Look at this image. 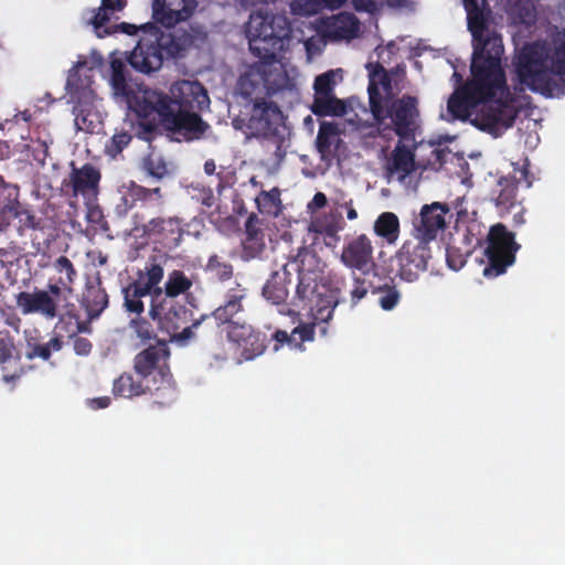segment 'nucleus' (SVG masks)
<instances>
[{
  "label": "nucleus",
  "instance_id": "nucleus-1",
  "mask_svg": "<svg viewBox=\"0 0 565 565\" xmlns=\"http://www.w3.org/2000/svg\"><path fill=\"white\" fill-rule=\"evenodd\" d=\"M462 2L472 35L471 79L454 92L440 117L446 121L469 120L480 130L498 137L513 125L519 107L508 89L501 64L502 38L488 28L486 0Z\"/></svg>",
  "mask_w": 565,
  "mask_h": 565
},
{
  "label": "nucleus",
  "instance_id": "nucleus-2",
  "mask_svg": "<svg viewBox=\"0 0 565 565\" xmlns=\"http://www.w3.org/2000/svg\"><path fill=\"white\" fill-rule=\"evenodd\" d=\"M109 84L117 96L128 104L140 117L157 115L177 139L186 141L200 139L210 126L195 113L210 107L206 89L198 81H178L170 87V96L150 88L134 90L126 79V66L120 58L110 61Z\"/></svg>",
  "mask_w": 565,
  "mask_h": 565
},
{
  "label": "nucleus",
  "instance_id": "nucleus-3",
  "mask_svg": "<svg viewBox=\"0 0 565 565\" xmlns=\"http://www.w3.org/2000/svg\"><path fill=\"white\" fill-rule=\"evenodd\" d=\"M245 33L252 54L259 61L248 65L239 76V93L258 98L296 90L297 70L278 58L290 43L287 17L260 9L250 14Z\"/></svg>",
  "mask_w": 565,
  "mask_h": 565
},
{
  "label": "nucleus",
  "instance_id": "nucleus-4",
  "mask_svg": "<svg viewBox=\"0 0 565 565\" xmlns=\"http://www.w3.org/2000/svg\"><path fill=\"white\" fill-rule=\"evenodd\" d=\"M512 65L520 90L552 98L565 95V30L524 44Z\"/></svg>",
  "mask_w": 565,
  "mask_h": 565
},
{
  "label": "nucleus",
  "instance_id": "nucleus-5",
  "mask_svg": "<svg viewBox=\"0 0 565 565\" xmlns=\"http://www.w3.org/2000/svg\"><path fill=\"white\" fill-rule=\"evenodd\" d=\"M369 68V100L380 137L386 140L393 137L407 138L415 128L418 116L416 98L406 96L393 102L399 92L398 84L392 85L380 65L371 64Z\"/></svg>",
  "mask_w": 565,
  "mask_h": 565
},
{
  "label": "nucleus",
  "instance_id": "nucleus-6",
  "mask_svg": "<svg viewBox=\"0 0 565 565\" xmlns=\"http://www.w3.org/2000/svg\"><path fill=\"white\" fill-rule=\"evenodd\" d=\"M193 43L189 33H164L153 24H143L128 61L136 71L149 74L160 70L164 58L183 56Z\"/></svg>",
  "mask_w": 565,
  "mask_h": 565
},
{
  "label": "nucleus",
  "instance_id": "nucleus-7",
  "mask_svg": "<svg viewBox=\"0 0 565 565\" xmlns=\"http://www.w3.org/2000/svg\"><path fill=\"white\" fill-rule=\"evenodd\" d=\"M102 62L94 60L92 65L87 61H78L70 71L66 88L74 103L73 115L75 128L87 134L98 132L103 124L102 104L93 84V72Z\"/></svg>",
  "mask_w": 565,
  "mask_h": 565
},
{
  "label": "nucleus",
  "instance_id": "nucleus-8",
  "mask_svg": "<svg viewBox=\"0 0 565 565\" xmlns=\"http://www.w3.org/2000/svg\"><path fill=\"white\" fill-rule=\"evenodd\" d=\"M191 287V278L183 271L173 270L168 275L164 289H157L149 316L161 330L171 332L186 322L188 310L177 300V297L186 294Z\"/></svg>",
  "mask_w": 565,
  "mask_h": 565
},
{
  "label": "nucleus",
  "instance_id": "nucleus-9",
  "mask_svg": "<svg viewBox=\"0 0 565 565\" xmlns=\"http://www.w3.org/2000/svg\"><path fill=\"white\" fill-rule=\"evenodd\" d=\"M340 262L353 275V288L350 296L352 303L355 305L365 297L370 288V284L364 278L356 276V273L367 276L375 274L377 269L372 239L366 234H358L348 238L342 246Z\"/></svg>",
  "mask_w": 565,
  "mask_h": 565
},
{
  "label": "nucleus",
  "instance_id": "nucleus-10",
  "mask_svg": "<svg viewBox=\"0 0 565 565\" xmlns=\"http://www.w3.org/2000/svg\"><path fill=\"white\" fill-rule=\"evenodd\" d=\"M342 70H330L316 77L315 99L312 104V111L318 116H348L347 120L352 126L359 128L360 121L354 117L349 116L353 110L351 103H347L335 97L334 87L342 81Z\"/></svg>",
  "mask_w": 565,
  "mask_h": 565
},
{
  "label": "nucleus",
  "instance_id": "nucleus-11",
  "mask_svg": "<svg viewBox=\"0 0 565 565\" xmlns=\"http://www.w3.org/2000/svg\"><path fill=\"white\" fill-rule=\"evenodd\" d=\"M518 249L519 245L514 242L512 233L501 224L491 226L484 249L489 264L484 267L483 275L492 278L505 273L507 268L514 263Z\"/></svg>",
  "mask_w": 565,
  "mask_h": 565
},
{
  "label": "nucleus",
  "instance_id": "nucleus-12",
  "mask_svg": "<svg viewBox=\"0 0 565 565\" xmlns=\"http://www.w3.org/2000/svg\"><path fill=\"white\" fill-rule=\"evenodd\" d=\"M246 126L254 137L274 136L278 143L284 140L288 128L282 111L273 102H256Z\"/></svg>",
  "mask_w": 565,
  "mask_h": 565
},
{
  "label": "nucleus",
  "instance_id": "nucleus-13",
  "mask_svg": "<svg viewBox=\"0 0 565 565\" xmlns=\"http://www.w3.org/2000/svg\"><path fill=\"white\" fill-rule=\"evenodd\" d=\"M430 258L429 242L414 236L396 254L399 277L408 282L415 281L427 269Z\"/></svg>",
  "mask_w": 565,
  "mask_h": 565
},
{
  "label": "nucleus",
  "instance_id": "nucleus-14",
  "mask_svg": "<svg viewBox=\"0 0 565 565\" xmlns=\"http://www.w3.org/2000/svg\"><path fill=\"white\" fill-rule=\"evenodd\" d=\"M227 338L235 345L239 363L252 361L266 350V335L245 322H232L227 327Z\"/></svg>",
  "mask_w": 565,
  "mask_h": 565
},
{
  "label": "nucleus",
  "instance_id": "nucleus-15",
  "mask_svg": "<svg viewBox=\"0 0 565 565\" xmlns=\"http://www.w3.org/2000/svg\"><path fill=\"white\" fill-rule=\"evenodd\" d=\"M169 350L164 343L149 347L135 359V370L142 376L154 375V383L172 384V375L168 365Z\"/></svg>",
  "mask_w": 565,
  "mask_h": 565
},
{
  "label": "nucleus",
  "instance_id": "nucleus-16",
  "mask_svg": "<svg viewBox=\"0 0 565 565\" xmlns=\"http://www.w3.org/2000/svg\"><path fill=\"white\" fill-rule=\"evenodd\" d=\"M61 288L50 285L49 290L21 291L15 297L18 308L23 315L40 313L45 319H53L57 315V298Z\"/></svg>",
  "mask_w": 565,
  "mask_h": 565
},
{
  "label": "nucleus",
  "instance_id": "nucleus-17",
  "mask_svg": "<svg viewBox=\"0 0 565 565\" xmlns=\"http://www.w3.org/2000/svg\"><path fill=\"white\" fill-rule=\"evenodd\" d=\"M345 227L341 211H328L316 216H310L308 223V236L312 243L320 238L328 247H334L340 241V232Z\"/></svg>",
  "mask_w": 565,
  "mask_h": 565
},
{
  "label": "nucleus",
  "instance_id": "nucleus-18",
  "mask_svg": "<svg viewBox=\"0 0 565 565\" xmlns=\"http://www.w3.org/2000/svg\"><path fill=\"white\" fill-rule=\"evenodd\" d=\"M522 181L526 186H531L532 182L527 179V170L525 167L514 169L512 177L500 178L495 186L491 191V200L494 202L501 215L509 213L518 205L516 188Z\"/></svg>",
  "mask_w": 565,
  "mask_h": 565
},
{
  "label": "nucleus",
  "instance_id": "nucleus-19",
  "mask_svg": "<svg viewBox=\"0 0 565 565\" xmlns=\"http://www.w3.org/2000/svg\"><path fill=\"white\" fill-rule=\"evenodd\" d=\"M196 0H153L152 17L166 28L189 20L196 10Z\"/></svg>",
  "mask_w": 565,
  "mask_h": 565
},
{
  "label": "nucleus",
  "instance_id": "nucleus-20",
  "mask_svg": "<svg viewBox=\"0 0 565 565\" xmlns=\"http://www.w3.org/2000/svg\"><path fill=\"white\" fill-rule=\"evenodd\" d=\"M449 207L446 204L434 202L424 205L419 218L414 223L415 236L427 242L435 241L438 233L446 226V216Z\"/></svg>",
  "mask_w": 565,
  "mask_h": 565
},
{
  "label": "nucleus",
  "instance_id": "nucleus-21",
  "mask_svg": "<svg viewBox=\"0 0 565 565\" xmlns=\"http://www.w3.org/2000/svg\"><path fill=\"white\" fill-rule=\"evenodd\" d=\"M319 31L330 42H350L359 36L361 24L354 14L342 12L322 20Z\"/></svg>",
  "mask_w": 565,
  "mask_h": 565
},
{
  "label": "nucleus",
  "instance_id": "nucleus-22",
  "mask_svg": "<svg viewBox=\"0 0 565 565\" xmlns=\"http://www.w3.org/2000/svg\"><path fill=\"white\" fill-rule=\"evenodd\" d=\"M153 134V125L149 122H135L132 118L128 117L124 120L122 126L117 128L109 143L106 146L107 153L115 157L129 145L132 136L139 139L150 141Z\"/></svg>",
  "mask_w": 565,
  "mask_h": 565
},
{
  "label": "nucleus",
  "instance_id": "nucleus-23",
  "mask_svg": "<svg viewBox=\"0 0 565 565\" xmlns=\"http://www.w3.org/2000/svg\"><path fill=\"white\" fill-rule=\"evenodd\" d=\"M288 266L294 267L299 274L297 295L301 299H309L313 290L310 287V278L307 276L320 270L321 262L315 253L305 248L298 253L297 258Z\"/></svg>",
  "mask_w": 565,
  "mask_h": 565
},
{
  "label": "nucleus",
  "instance_id": "nucleus-24",
  "mask_svg": "<svg viewBox=\"0 0 565 565\" xmlns=\"http://www.w3.org/2000/svg\"><path fill=\"white\" fill-rule=\"evenodd\" d=\"M145 233L148 236H158L169 246H177L184 234V228L178 217H157L145 225Z\"/></svg>",
  "mask_w": 565,
  "mask_h": 565
},
{
  "label": "nucleus",
  "instance_id": "nucleus-25",
  "mask_svg": "<svg viewBox=\"0 0 565 565\" xmlns=\"http://www.w3.org/2000/svg\"><path fill=\"white\" fill-rule=\"evenodd\" d=\"M99 179L98 170L89 164H85L82 169L73 170L71 181L74 195L81 194L84 200L97 199Z\"/></svg>",
  "mask_w": 565,
  "mask_h": 565
},
{
  "label": "nucleus",
  "instance_id": "nucleus-26",
  "mask_svg": "<svg viewBox=\"0 0 565 565\" xmlns=\"http://www.w3.org/2000/svg\"><path fill=\"white\" fill-rule=\"evenodd\" d=\"M246 298V289L239 284L227 290L224 303L216 308L213 312L214 319L223 324L227 323L231 326L235 322L233 318L243 311V300Z\"/></svg>",
  "mask_w": 565,
  "mask_h": 565
},
{
  "label": "nucleus",
  "instance_id": "nucleus-27",
  "mask_svg": "<svg viewBox=\"0 0 565 565\" xmlns=\"http://www.w3.org/2000/svg\"><path fill=\"white\" fill-rule=\"evenodd\" d=\"M387 171L390 178L403 182L407 175L415 171L413 152L407 147L398 143L388 161Z\"/></svg>",
  "mask_w": 565,
  "mask_h": 565
},
{
  "label": "nucleus",
  "instance_id": "nucleus-28",
  "mask_svg": "<svg viewBox=\"0 0 565 565\" xmlns=\"http://www.w3.org/2000/svg\"><path fill=\"white\" fill-rule=\"evenodd\" d=\"M313 324L315 323L300 324L296 327L290 334L286 331L277 330L273 335L276 341L274 351H278L282 344H287L294 350H302L303 342L313 340Z\"/></svg>",
  "mask_w": 565,
  "mask_h": 565
},
{
  "label": "nucleus",
  "instance_id": "nucleus-29",
  "mask_svg": "<svg viewBox=\"0 0 565 565\" xmlns=\"http://www.w3.org/2000/svg\"><path fill=\"white\" fill-rule=\"evenodd\" d=\"M83 305L89 319L98 318L108 307V295L99 280L87 284Z\"/></svg>",
  "mask_w": 565,
  "mask_h": 565
},
{
  "label": "nucleus",
  "instance_id": "nucleus-30",
  "mask_svg": "<svg viewBox=\"0 0 565 565\" xmlns=\"http://www.w3.org/2000/svg\"><path fill=\"white\" fill-rule=\"evenodd\" d=\"M19 190L0 175V220L9 222L20 215Z\"/></svg>",
  "mask_w": 565,
  "mask_h": 565
},
{
  "label": "nucleus",
  "instance_id": "nucleus-31",
  "mask_svg": "<svg viewBox=\"0 0 565 565\" xmlns=\"http://www.w3.org/2000/svg\"><path fill=\"white\" fill-rule=\"evenodd\" d=\"M507 11L515 25L530 28L536 21V9L531 0H509Z\"/></svg>",
  "mask_w": 565,
  "mask_h": 565
},
{
  "label": "nucleus",
  "instance_id": "nucleus-32",
  "mask_svg": "<svg viewBox=\"0 0 565 565\" xmlns=\"http://www.w3.org/2000/svg\"><path fill=\"white\" fill-rule=\"evenodd\" d=\"M126 0H102V4L92 19V25L97 36L103 38L109 33L105 28L106 22L110 21L117 12H120L126 7Z\"/></svg>",
  "mask_w": 565,
  "mask_h": 565
},
{
  "label": "nucleus",
  "instance_id": "nucleus-33",
  "mask_svg": "<svg viewBox=\"0 0 565 565\" xmlns=\"http://www.w3.org/2000/svg\"><path fill=\"white\" fill-rule=\"evenodd\" d=\"M163 278V268L160 265H147L138 275V278L131 284L140 289L143 294L154 299L157 289H162L159 284Z\"/></svg>",
  "mask_w": 565,
  "mask_h": 565
},
{
  "label": "nucleus",
  "instance_id": "nucleus-34",
  "mask_svg": "<svg viewBox=\"0 0 565 565\" xmlns=\"http://www.w3.org/2000/svg\"><path fill=\"white\" fill-rule=\"evenodd\" d=\"M374 233L387 244H395L399 237V220L393 212H383L373 225Z\"/></svg>",
  "mask_w": 565,
  "mask_h": 565
},
{
  "label": "nucleus",
  "instance_id": "nucleus-35",
  "mask_svg": "<svg viewBox=\"0 0 565 565\" xmlns=\"http://www.w3.org/2000/svg\"><path fill=\"white\" fill-rule=\"evenodd\" d=\"M259 139L262 140V146L267 153V164L273 169L279 168L289 147L290 129L287 128V134L284 136V140L279 143L274 136H267Z\"/></svg>",
  "mask_w": 565,
  "mask_h": 565
},
{
  "label": "nucleus",
  "instance_id": "nucleus-36",
  "mask_svg": "<svg viewBox=\"0 0 565 565\" xmlns=\"http://www.w3.org/2000/svg\"><path fill=\"white\" fill-rule=\"evenodd\" d=\"M340 142L339 129L334 124L322 122L317 136V149L322 159L330 157Z\"/></svg>",
  "mask_w": 565,
  "mask_h": 565
},
{
  "label": "nucleus",
  "instance_id": "nucleus-37",
  "mask_svg": "<svg viewBox=\"0 0 565 565\" xmlns=\"http://www.w3.org/2000/svg\"><path fill=\"white\" fill-rule=\"evenodd\" d=\"M286 280L287 266H284L282 273L276 271L271 275L270 279L267 280L263 288L264 297L274 305L282 303L288 296Z\"/></svg>",
  "mask_w": 565,
  "mask_h": 565
},
{
  "label": "nucleus",
  "instance_id": "nucleus-38",
  "mask_svg": "<svg viewBox=\"0 0 565 565\" xmlns=\"http://www.w3.org/2000/svg\"><path fill=\"white\" fill-rule=\"evenodd\" d=\"M374 53L376 55L377 61L369 62L366 64L367 71L370 72L369 66H371V64H373V66L380 65L382 68V72L387 76L388 79H391V84L392 85H395V83L398 84L404 77V71L402 68H397L395 72H391L390 74H387L384 70V65L390 64L393 55L396 53L395 41L388 42L386 46L377 45L375 47Z\"/></svg>",
  "mask_w": 565,
  "mask_h": 565
},
{
  "label": "nucleus",
  "instance_id": "nucleus-39",
  "mask_svg": "<svg viewBox=\"0 0 565 565\" xmlns=\"http://www.w3.org/2000/svg\"><path fill=\"white\" fill-rule=\"evenodd\" d=\"M63 348L62 338L58 335L52 337L47 342L40 343L34 339L26 342V358L29 360L41 359L47 361L53 352H58Z\"/></svg>",
  "mask_w": 565,
  "mask_h": 565
},
{
  "label": "nucleus",
  "instance_id": "nucleus-40",
  "mask_svg": "<svg viewBox=\"0 0 565 565\" xmlns=\"http://www.w3.org/2000/svg\"><path fill=\"white\" fill-rule=\"evenodd\" d=\"M255 202L262 214L277 216L281 211L280 191L278 188H273L269 191H262Z\"/></svg>",
  "mask_w": 565,
  "mask_h": 565
},
{
  "label": "nucleus",
  "instance_id": "nucleus-41",
  "mask_svg": "<svg viewBox=\"0 0 565 565\" xmlns=\"http://www.w3.org/2000/svg\"><path fill=\"white\" fill-rule=\"evenodd\" d=\"M122 294L125 300L124 306L126 310L138 316L141 315L145 310L142 298L147 295L132 284H129L127 287H125L122 289Z\"/></svg>",
  "mask_w": 565,
  "mask_h": 565
},
{
  "label": "nucleus",
  "instance_id": "nucleus-42",
  "mask_svg": "<svg viewBox=\"0 0 565 565\" xmlns=\"http://www.w3.org/2000/svg\"><path fill=\"white\" fill-rule=\"evenodd\" d=\"M146 188L136 184L132 181L125 183L120 186L119 193L121 194V201L125 206V211L131 209L137 199L146 198V194L149 193Z\"/></svg>",
  "mask_w": 565,
  "mask_h": 565
},
{
  "label": "nucleus",
  "instance_id": "nucleus-43",
  "mask_svg": "<svg viewBox=\"0 0 565 565\" xmlns=\"http://www.w3.org/2000/svg\"><path fill=\"white\" fill-rule=\"evenodd\" d=\"M143 169L156 179H162L168 173V168L163 158L156 152H151L143 159Z\"/></svg>",
  "mask_w": 565,
  "mask_h": 565
},
{
  "label": "nucleus",
  "instance_id": "nucleus-44",
  "mask_svg": "<svg viewBox=\"0 0 565 565\" xmlns=\"http://www.w3.org/2000/svg\"><path fill=\"white\" fill-rule=\"evenodd\" d=\"M322 0H292L290 10L296 15H315L323 10Z\"/></svg>",
  "mask_w": 565,
  "mask_h": 565
},
{
  "label": "nucleus",
  "instance_id": "nucleus-45",
  "mask_svg": "<svg viewBox=\"0 0 565 565\" xmlns=\"http://www.w3.org/2000/svg\"><path fill=\"white\" fill-rule=\"evenodd\" d=\"M335 302L331 299H320L312 309V318L315 323L328 322L333 315Z\"/></svg>",
  "mask_w": 565,
  "mask_h": 565
},
{
  "label": "nucleus",
  "instance_id": "nucleus-46",
  "mask_svg": "<svg viewBox=\"0 0 565 565\" xmlns=\"http://www.w3.org/2000/svg\"><path fill=\"white\" fill-rule=\"evenodd\" d=\"M206 268L221 280L231 278L233 274L232 266L230 264L222 263L216 255L210 257Z\"/></svg>",
  "mask_w": 565,
  "mask_h": 565
},
{
  "label": "nucleus",
  "instance_id": "nucleus-47",
  "mask_svg": "<svg viewBox=\"0 0 565 565\" xmlns=\"http://www.w3.org/2000/svg\"><path fill=\"white\" fill-rule=\"evenodd\" d=\"M265 246L264 234L246 237L244 241V255L247 258H255L262 254Z\"/></svg>",
  "mask_w": 565,
  "mask_h": 565
},
{
  "label": "nucleus",
  "instance_id": "nucleus-48",
  "mask_svg": "<svg viewBox=\"0 0 565 565\" xmlns=\"http://www.w3.org/2000/svg\"><path fill=\"white\" fill-rule=\"evenodd\" d=\"M55 268L58 273L65 274V279H62V284L71 285L76 278V270L71 260L65 256H60L55 262Z\"/></svg>",
  "mask_w": 565,
  "mask_h": 565
},
{
  "label": "nucleus",
  "instance_id": "nucleus-49",
  "mask_svg": "<svg viewBox=\"0 0 565 565\" xmlns=\"http://www.w3.org/2000/svg\"><path fill=\"white\" fill-rule=\"evenodd\" d=\"M136 335L142 341L150 340L153 335V330L150 323L143 318H135L129 323Z\"/></svg>",
  "mask_w": 565,
  "mask_h": 565
},
{
  "label": "nucleus",
  "instance_id": "nucleus-50",
  "mask_svg": "<svg viewBox=\"0 0 565 565\" xmlns=\"http://www.w3.org/2000/svg\"><path fill=\"white\" fill-rule=\"evenodd\" d=\"M97 199H86L85 200V206H86V214L85 218L88 223L93 225H99L103 222L104 214L99 205L96 203Z\"/></svg>",
  "mask_w": 565,
  "mask_h": 565
},
{
  "label": "nucleus",
  "instance_id": "nucleus-51",
  "mask_svg": "<svg viewBox=\"0 0 565 565\" xmlns=\"http://www.w3.org/2000/svg\"><path fill=\"white\" fill-rule=\"evenodd\" d=\"M303 44L308 60L311 61L313 56L318 55L322 51L323 46L326 45V38H323V35L320 33L310 36L305 41Z\"/></svg>",
  "mask_w": 565,
  "mask_h": 565
},
{
  "label": "nucleus",
  "instance_id": "nucleus-52",
  "mask_svg": "<svg viewBox=\"0 0 565 565\" xmlns=\"http://www.w3.org/2000/svg\"><path fill=\"white\" fill-rule=\"evenodd\" d=\"M200 324V321H195L190 327L183 328L181 332H177L179 329H175L174 331L167 332L170 334V341L175 342L179 345H185L191 339L194 338L193 329L196 328Z\"/></svg>",
  "mask_w": 565,
  "mask_h": 565
},
{
  "label": "nucleus",
  "instance_id": "nucleus-53",
  "mask_svg": "<svg viewBox=\"0 0 565 565\" xmlns=\"http://www.w3.org/2000/svg\"><path fill=\"white\" fill-rule=\"evenodd\" d=\"M446 262L450 269L457 271L466 264V255L456 247H448L446 252Z\"/></svg>",
  "mask_w": 565,
  "mask_h": 565
},
{
  "label": "nucleus",
  "instance_id": "nucleus-54",
  "mask_svg": "<svg viewBox=\"0 0 565 565\" xmlns=\"http://www.w3.org/2000/svg\"><path fill=\"white\" fill-rule=\"evenodd\" d=\"M14 345L10 338H0V363H9L14 366L18 361L13 359Z\"/></svg>",
  "mask_w": 565,
  "mask_h": 565
},
{
  "label": "nucleus",
  "instance_id": "nucleus-55",
  "mask_svg": "<svg viewBox=\"0 0 565 565\" xmlns=\"http://www.w3.org/2000/svg\"><path fill=\"white\" fill-rule=\"evenodd\" d=\"M399 300V294L394 288H387L379 297V303L383 310H392Z\"/></svg>",
  "mask_w": 565,
  "mask_h": 565
},
{
  "label": "nucleus",
  "instance_id": "nucleus-56",
  "mask_svg": "<svg viewBox=\"0 0 565 565\" xmlns=\"http://www.w3.org/2000/svg\"><path fill=\"white\" fill-rule=\"evenodd\" d=\"M328 204V198L324 193L322 192H317L312 200L309 201L307 203V212L311 215V216H316L317 215V212L324 207L326 205Z\"/></svg>",
  "mask_w": 565,
  "mask_h": 565
},
{
  "label": "nucleus",
  "instance_id": "nucleus-57",
  "mask_svg": "<svg viewBox=\"0 0 565 565\" xmlns=\"http://www.w3.org/2000/svg\"><path fill=\"white\" fill-rule=\"evenodd\" d=\"M352 2L355 10L369 13H374L384 4V0H353Z\"/></svg>",
  "mask_w": 565,
  "mask_h": 565
},
{
  "label": "nucleus",
  "instance_id": "nucleus-58",
  "mask_svg": "<svg viewBox=\"0 0 565 565\" xmlns=\"http://www.w3.org/2000/svg\"><path fill=\"white\" fill-rule=\"evenodd\" d=\"M196 201H199L202 205L206 207H212L216 202V196L210 189L201 188L198 190V193L194 195Z\"/></svg>",
  "mask_w": 565,
  "mask_h": 565
},
{
  "label": "nucleus",
  "instance_id": "nucleus-59",
  "mask_svg": "<svg viewBox=\"0 0 565 565\" xmlns=\"http://www.w3.org/2000/svg\"><path fill=\"white\" fill-rule=\"evenodd\" d=\"M74 351L77 355L86 356L92 351V343L85 338H76L73 343Z\"/></svg>",
  "mask_w": 565,
  "mask_h": 565
},
{
  "label": "nucleus",
  "instance_id": "nucleus-60",
  "mask_svg": "<svg viewBox=\"0 0 565 565\" xmlns=\"http://www.w3.org/2000/svg\"><path fill=\"white\" fill-rule=\"evenodd\" d=\"M352 199H348L343 192H339L334 198H331V205L329 211H341L344 209Z\"/></svg>",
  "mask_w": 565,
  "mask_h": 565
},
{
  "label": "nucleus",
  "instance_id": "nucleus-61",
  "mask_svg": "<svg viewBox=\"0 0 565 565\" xmlns=\"http://www.w3.org/2000/svg\"><path fill=\"white\" fill-rule=\"evenodd\" d=\"M246 237L263 235L256 216H249L245 224Z\"/></svg>",
  "mask_w": 565,
  "mask_h": 565
},
{
  "label": "nucleus",
  "instance_id": "nucleus-62",
  "mask_svg": "<svg viewBox=\"0 0 565 565\" xmlns=\"http://www.w3.org/2000/svg\"><path fill=\"white\" fill-rule=\"evenodd\" d=\"M108 23H109V21L106 22L105 28H107L109 30V34L113 32H116L117 29H120L121 32L129 34V35L139 34V32H140V26L138 28L135 24L120 23V24L116 25L115 29L111 30V26H109ZM106 35H108V33Z\"/></svg>",
  "mask_w": 565,
  "mask_h": 565
},
{
  "label": "nucleus",
  "instance_id": "nucleus-63",
  "mask_svg": "<svg viewBox=\"0 0 565 565\" xmlns=\"http://www.w3.org/2000/svg\"><path fill=\"white\" fill-rule=\"evenodd\" d=\"M203 228V222L200 218L194 217L189 224H186V228H184V234L186 233L189 235L199 237Z\"/></svg>",
  "mask_w": 565,
  "mask_h": 565
},
{
  "label": "nucleus",
  "instance_id": "nucleus-64",
  "mask_svg": "<svg viewBox=\"0 0 565 565\" xmlns=\"http://www.w3.org/2000/svg\"><path fill=\"white\" fill-rule=\"evenodd\" d=\"M135 382L130 374H122L114 382V388H134Z\"/></svg>",
  "mask_w": 565,
  "mask_h": 565
}]
</instances>
